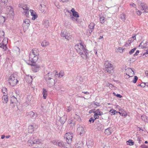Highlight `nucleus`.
<instances>
[{
    "instance_id": "26",
    "label": "nucleus",
    "mask_w": 148,
    "mask_h": 148,
    "mask_svg": "<svg viewBox=\"0 0 148 148\" xmlns=\"http://www.w3.org/2000/svg\"><path fill=\"white\" fill-rule=\"evenodd\" d=\"M141 119L145 122L148 123V117L145 115H143L141 116Z\"/></svg>"
},
{
    "instance_id": "49",
    "label": "nucleus",
    "mask_w": 148,
    "mask_h": 148,
    "mask_svg": "<svg viewBox=\"0 0 148 148\" xmlns=\"http://www.w3.org/2000/svg\"><path fill=\"white\" fill-rule=\"evenodd\" d=\"M93 104L94 105H95L97 106H100L99 103H98L97 102H94Z\"/></svg>"
},
{
    "instance_id": "17",
    "label": "nucleus",
    "mask_w": 148,
    "mask_h": 148,
    "mask_svg": "<svg viewBox=\"0 0 148 148\" xmlns=\"http://www.w3.org/2000/svg\"><path fill=\"white\" fill-rule=\"evenodd\" d=\"M30 21L29 19H26L23 21V27L25 28H28L29 26Z\"/></svg>"
},
{
    "instance_id": "58",
    "label": "nucleus",
    "mask_w": 148,
    "mask_h": 148,
    "mask_svg": "<svg viewBox=\"0 0 148 148\" xmlns=\"http://www.w3.org/2000/svg\"><path fill=\"white\" fill-rule=\"evenodd\" d=\"M140 86H141V87H144L145 86H146L145 83H142L140 84Z\"/></svg>"
},
{
    "instance_id": "30",
    "label": "nucleus",
    "mask_w": 148,
    "mask_h": 148,
    "mask_svg": "<svg viewBox=\"0 0 148 148\" xmlns=\"http://www.w3.org/2000/svg\"><path fill=\"white\" fill-rule=\"evenodd\" d=\"M83 144L79 142L75 144V146L76 148H82V147Z\"/></svg>"
},
{
    "instance_id": "38",
    "label": "nucleus",
    "mask_w": 148,
    "mask_h": 148,
    "mask_svg": "<svg viewBox=\"0 0 148 148\" xmlns=\"http://www.w3.org/2000/svg\"><path fill=\"white\" fill-rule=\"evenodd\" d=\"M5 21L4 17L2 16H0V23H3Z\"/></svg>"
},
{
    "instance_id": "13",
    "label": "nucleus",
    "mask_w": 148,
    "mask_h": 148,
    "mask_svg": "<svg viewBox=\"0 0 148 148\" xmlns=\"http://www.w3.org/2000/svg\"><path fill=\"white\" fill-rule=\"evenodd\" d=\"M126 75L128 76L127 78L131 77L134 75V72L131 68H128L126 69Z\"/></svg>"
},
{
    "instance_id": "21",
    "label": "nucleus",
    "mask_w": 148,
    "mask_h": 148,
    "mask_svg": "<svg viewBox=\"0 0 148 148\" xmlns=\"http://www.w3.org/2000/svg\"><path fill=\"white\" fill-rule=\"evenodd\" d=\"M40 69V66L38 65H34L32 67V70L34 72L38 71Z\"/></svg>"
},
{
    "instance_id": "40",
    "label": "nucleus",
    "mask_w": 148,
    "mask_h": 148,
    "mask_svg": "<svg viewBox=\"0 0 148 148\" xmlns=\"http://www.w3.org/2000/svg\"><path fill=\"white\" fill-rule=\"evenodd\" d=\"M44 25L45 27L47 28L49 26V21L48 20L45 21Z\"/></svg>"
},
{
    "instance_id": "54",
    "label": "nucleus",
    "mask_w": 148,
    "mask_h": 148,
    "mask_svg": "<svg viewBox=\"0 0 148 148\" xmlns=\"http://www.w3.org/2000/svg\"><path fill=\"white\" fill-rule=\"evenodd\" d=\"M113 94L115 95H116L117 97L119 98H121L122 97V96L120 95V94H117L116 95V93H113Z\"/></svg>"
},
{
    "instance_id": "37",
    "label": "nucleus",
    "mask_w": 148,
    "mask_h": 148,
    "mask_svg": "<svg viewBox=\"0 0 148 148\" xmlns=\"http://www.w3.org/2000/svg\"><path fill=\"white\" fill-rule=\"evenodd\" d=\"M110 112L112 114L111 115H114L116 114V113H119L121 115V113L120 112H118L116 111V110H111L110 111Z\"/></svg>"
},
{
    "instance_id": "19",
    "label": "nucleus",
    "mask_w": 148,
    "mask_h": 148,
    "mask_svg": "<svg viewBox=\"0 0 148 148\" xmlns=\"http://www.w3.org/2000/svg\"><path fill=\"white\" fill-rule=\"evenodd\" d=\"M95 25L93 22L91 23L88 26V28L89 29V32L90 34L93 31Z\"/></svg>"
},
{
    "instance_id": "2",
    "label": "nucleus",
    "mask_w": 148,
    "mask_h": 148,
    "mask_svg": "<svg viewBox=\"0 0 148 148\" xmlns=\"http://www.w3.org/2000/svg\"><path fill=\"white\" fill-rule=\"evenodd\" d=\"M38 50L36 49H33L29 53V61L32 63L36 62L38 59Z\"/></svg>"
},
{
    "instance_id": "5",
    "label": "nucleus",
    "mask_w": 148,
    "mask_h": 148,
    "mask_svg": "<svg viewBox=\"0 0 148 148\" xmlns=\"http://www.w3.org/2000/svg\"><path fill=\"white\" fill-rule=\"evenodd\" d=\"M75 49H76L77 52L79 54L82 53V52H83L84 50H85L86 48V46L84 44L81 42L77 44L75 46Z\"/></svg>"
},
{
    "instance_id": "56",
    "label": "nucleus",
    "mask_w": 148,
    "mask_h": 148,
    "mask_svg": "<svg viewBox=\"0 0 148 148\" xmlns=\"http://www.w3.org/2000/svg\"><path fill=\"white\" fill-rule=\"evenodd\" d=\"M43 97L44 99H46L47 97V93H43Z\"/></svg>"
},
{
    "instance_id": "41",
    "label": "nucleus",
    "mask_w": 148,
    "mask_h": 148,
    "mask_svg": "<svg viewBox=\"0 0 148 148\" xmlns=\"http://www.w3.org/2000/svg\"><path fill=\"white\" fill-rule=\"evenodd\" d=\"M74 118L75 119H76L78 121H80L81 120V119L80 118L79 116L77 115V114H75V116Z\"/></svg>"
},
{
    "instance_id": "18",
    "label": "nucleus",
    "mask_w": 148,
    "mask_h": 148,
    "mask_svg": "<svg viewBox=\"0 0 148 148\" xmlns=\"http://www.w3.org/2000/svg\"><path fill=\"white\" fill-rule=\"evenodd\" d=\"M27 115H29L33 119H35L38 116V114L36 113H34L32 111H30L27 113Z\"/></svg>"
},
{
    "instance_id": "25",
    "label": "nucleus",
    "mask_w": 148,
    "mask_h": 148,
    "mask_svg": "<svg viewBox=\"0 0 148 148\" xmlns=\"http://www.w3.org/2000/svg\"><path fill=\"white\" fill-rule=\"evenodd\" d=\"M3 102L4 103H7L8 100V96L7 95H4L2 97Z\"/></svg>"
},
{
    "instance_id": "52",
    "label": "nucleus",
    "mask_w": 148,
    "mask_h": 148,
    "mask_svg": "<svg viewBox=\"0 0 148 148\" xmlns=\"http://www.w3.org/2000/svg\"><path fill=\"white\" fill-rule=\"evenodd\" d=\"M130 5V6H132V7H134L135 8H136V5L133 3H131Z\"/></svg>"
},
{
    "instance_id": "20",
    "label": "nucleus",
    "mask_w": 148,
    "mask_h": 148,
    "mask_svg": "<svg viewBox=\"0 0 148 148\" xmlns=\"http://www.w3.org/2000/svg\"><path fill=\"white\" fill-rule=\"evenodd\" d=\"M31 14L33 17L32 18V19L33 20H35L37 17V15L36 13L33 10H29Z\"/></svg>"
},
{
    "instance_id": "35",
    "label": "nucleus",
    "mask_w": 148,
    "mask_h": 148,
    "mask_svg": "<svg viewBox=\"0 0 148 148\" xmlns=\"http://www.w3.org/2000/svg\"><path fill=\"white\" fill-rule=\"evenodd\" d=\"M107 86H109V88L111 89H115L116 87L114 86L112 84H110L109 83H108L107 84Z\"/></svg>"
},
{
    "instance_id": "24",
    "label": "nucleus",
    "mask_w": 148,
    "mask_h": 148,
    "mask_svg": "<svg viewBox=\"0 0 148 148\" xmlns=\"http://www.w3.org/2000/svg\"><path fill=\"white\" fill-rule=\"evenodd\" d=\"M25 79H26L27 82L29 83H30L31 82L32 80V77L30 75H28L26 76L25 77Z\"/></svg>"
},
{
    "instance_id": "45",
    "label": "nucleus",
    "mask_w": 148,
    "mask_h": 148,
    "mask_svg": "<svg viewBox=\"0 0 148 148\" xmlns=\"http://www.w3.org/2000/svg\"><path fill=\"white\" fill-rule=\"evenodd\" d=\"M136 49V48H134L132 49L131 51H129V53L130 54H132L135 51V50Z\"/></svg>"
},
{
    "instance_id": "14",
    "label": "nucleus",
    "mask_w": 148,
    "mask_h": 148,
    "mask_svg": "<svg viewBox=\"0 0 148 148\" xmlns=\"http://www.w3.org/2000/svg\"><path fill=\"white\" fill-rule=\"evenodd\" d=\"M61 36L62 37H65L68 40H69L72 38V36L69 34L66 33L64 31L62 32Z\"/></svg>"
},
{
    "instance_id": "53",
    "label": "nucleus",
    "mask_w": 148,
    "mask_h": 148,
    "mask_svg": "<svg viewBox=\"0 0 148 148\" xmlns=\"http://www.w3.org/2000/svg\"><path fill=\"white\" fill-rule=\"evenodd\" d=\"M139 51L138 50H137L136 51L135 53L134 54V56H136L138 55V53H139Z\"/></svg>"
},
{
    "instance_id": "43",
    "label": "nucleus",
    "mask_w": 148,
    "mask_h": 148,
    "mask_svg": "<svg viewBox=\"0 0 148 148\" xmlns=\"http://www.w3.org/2000/svg\"><path fill=\"white\" fill-rule=\"evenodd\" d=\"M96 112L97 113H96L98 114L99 115H101L103 114V112H101L99 109L97 110H96Z\"/></svg>"
},
{
    "instance_id": "51",
    "label": "nucleus",
    "mask_w": 148,
    "mask_h": 148,
    "mask_svg": "<svg viewBox=\"0 0 148 148\" xmlns=\"http://www.w3.org/2000/svg\"><path fill=\"white\" fill-rule=\"evenodd\" d=\"M95 120V119H94L93 118L91 117L89 121L90 122V123H91V121H92V122L93 123L94 122Z\"/></svg>"
},
{
    "instance_id": "39",
    "label": "nucleus",
    "mask_w": 148,
    "mask_h": 148,
    "mask_svg": "<svg viewBox=\"0 0 148 148\" xmlns=\"http://www.w3.org/2000/svg\"><path fill=\"white\" fill-rule=\"evenodd\" d=\"M105 18L103 16L100 17V21L101 23L103 24L105 22Z\"/></svg>"
},
{
    "instance_id": "29",
    "label": "nucleus",
    "mask_w": 148,
    "mask_h": 148,
    "mask_svg": "<svg viewBox=\"0 0 148 148\" xmlns=\"http://www.w3.org/2000/svg\"><path fill=\"white\" fill-rule=\"evenodd\" d=\"M112 132V130H111V129L110 128H108L106 129L105 131V134L107 136L110 135Z\"/></svg>"
},
{
    "instance_id": "31",
    "label": "nucleus",
    "mask_w": 148,
    "mask_h": 148,
    "mask_svg": "<svg viewBox=\"0 0 148 148\" xmlns=\"http://www.w3.org/2000/svg\"><path fill=\"white\" fill-rule=\"evenodd\" d=\"M126 15L125 14L123 13L121 14L120 15V17L121 19V20L123 21H125L126 20Z\"/></svg>"
},
{
    "instance_id": "28",
    "label": "nucleus",
    "mask_w": 148,
    "mask_h": 148,
    "mask_svg": "<svg viewBox=\"0 0 148 148\" xmlns=\"http://www.w3.org/2000/svg\"><path fill=\"white\" fill-rule=\"evenodd\" d=\"M34 131V129L33 126L32 125H29L28 127V132L30 133H32Z\"/></svg>"
},
{
    "instance_id": "8",
    "label": "nucleus",
    "mask_w": 148,
    "mask_h": 148,
    "mask_svg": "<svg viewBox=\"0 0 148 148\" xmlns=\"http://www.w3.org/2000/svg\"><path fill=\"white\" fill-rule=\"evenodd\" d=\"M105 71L110 73L113 69L112 65L108 62H106L105 64Z\"/></svg>"
},
{
    "instance_id": "27",
    "label": "nucleus",
    "mask_w": 148,
    "mask_h": 148,
    "mask_svg": "<svg viewBox=\"0 0 148 148\" xmlns=\"http://www.w3.org/2000/svg\"><path fill=\"white\" fill-rule=\"evenodd\" d=\"M10 101L11 104H15L16 103V102L17 101V99L14 96H12L11 97Z\"/></svg>"
},
{
    "instance_id": "12",
    "label": "nucleus",
    "mask_w": 148,
    "mask_h": 148,
    "mask_svg": "<svg viewBox=\"0 0 148 148\" xmlns=\"http://www.w3.org/2000/svg\"><path fill=\"white\" fill-rule=\"evenodd\" d=\"M8 42V40L6 39H4L2 42L0 43V47L2 48L4 51H6L7 49L6 45Z\"/></svg>"
},
{
    "instance_id": "36",
    "label": "nucleus",
    "mask_w": 148,
    "mask_h": 148,
    "mask_svg": "<svg viewBox=\"0 0 148 148\" xmlns=\"http://www.w3.org/2000/svg\"><path fill=\"white\" fill-rule=\"evenodd\" d=\"M98 130H102L104 129V126L103 125L101 124H99L98 125Z\"/></svg>"
},
{
    "instance_id": "57",
    "label": "nucleus",
    "mask_w": 148,
    "mask_h": 148,
    "mask_svg": "<svg viewBox=\"0 0 148 148\" xmlns=\"http://www.w3.org/2000/svg\"><path fill=\"white\" fill-rule=\"evenodd\" d=\"M136 14L138 15H140L141 14V12L139 10H138L136 12Z\"/></svg>"
},
{
    "instance_id": "4",
    "label": "nucleus",
    "mask_w": 148,
    "mask_h": 148,
    "mask_svg": "<svg viewBox=\"0 0 148 148\" xmlns=\"http://www.w3.org/2000/svg\"><path fill=\"white\" fill-rule=\"evenodd\" d=\"M17 75L16 74H12L9 77L8 81L10 85L14 86L17 83L18 81L17 80Z\"/></svg>"
},
{
    "instance_id": "6",
    "label": "nucleus",
    "mask_w": 148,
    "mask_h": 148,
    "mask_svg": "<svg viewBox=\"0 0 148 148\" xmlns=\"http://www.w3.org/2000/svg\"><path fill=\"white\" fill-rule=\"evenodd\" d=\"M71 11L72 12L73 16L71 17V19L74 21H76L77 22H80V20L77 18L79 17L78 12L75 11L74 8H72L71 10Z\"/></svg>"
},
{
    "instance_id": "62",
    "label": "nucleus",
    "mask_w": 148,
    "mask_h": 148,
    "mask_svg": "<svg viewBox=\"0 0 148 148\" xmlns=\"http://www.w3.org/2000/svg\"><path fill=\"white\" fill-rule=\"evenodd\" d=\"M60 2H66L68 1V0H59Z\"/></svg>"
},
{
    "instance_id": "46",
    "label": "nucleus",
    "mask_w": 148,
    "mask_h": 148,
    "mask_svg": "<svg viewBox=\"0 0 148 148\" xmlns=\"http://www.w3.org/2000/svg\"><path fill=\"white\" fill-rule=\"evenodd\" d=\"M99 115L98 114H97V113H95L94 115V116L95 118V120L96 119H98L99 118Z\"/></svg>"
},
{
    "instance_id": "63",
    "label": "nucleus",
    "mask_w": 148,
    "mask_h": 148,
    "mask_svg": "<svg viewBox=\"0 0 148 148\" xmlns=\"http://www.w3.org/2000/svg\"><path fill=\"white\" fill-rule=\"evenodd\" d=\"M47 91L46 90V89H43V92H46Z\"/></svg>"
},
{
    "instance_id": "32",
    "label": "nucleus",
    "mask_w": 148,
    "mask_h": 148,
    "mask_svg": "<svg viewBox=\"0 0 148 148\" xmlns=\"http://www.w3.org/2000/svg\"><path fill=\"white\" fill-rule=\"evenodd\" d=\"M41 45L42 47H47L49 45V43L46 40H44L42 42Z\"/></svg>"
},
{
    "instance_id": "61",
    "label": "nucleus",
    "mask_w": 148,
    "mask_h": 148,
    "mask_svg": "<svg viewBox=\"0 0 148 148\" xmlns=\"http://www.w3.org/2000/svg\"><path fill=\"white\" fill-rule=\"evenodd\" d=\"M35 89V88L33 87H32L30 89V90H31V91L33 92H35V91H34Z\"/></svg>"
},
{
    "instance_id": "55",
    "label": "nucleus",
    "mask_w": 148,
    "mask_h": 148,
    "mask_svg": "<svg viewBox=\"0 0 148 148\" xmlns=\"http://www.w3.org/2000/svg\"><path fill=\"white\" fill-rule=\"evenodd\" d=\"M2 3H4V4L7 3L8 1V0H1Z\"/></svg>"
},
{
    "instance_id": "10",
    "label": "nucleus",
    "mask_w": 148,
    "mask_h": 148,
    "mask_svg": "<svg viewBox=\"0 0 148 148\" xmlns=\"http://www.w3.org/2000/svg\"><path fill=\"white\" fill-rule=\"evenodd\" d=\"M52 143L54 145H56L60 147H64L65 146L64 142L60 140H53Z\"/></svg>"
},
{
    "instance_id": "48",
    "label": "nucleus",
    "mask_w": 148,
    "mask_h": 148,
    "mask_svg": "<svg viewBox=\"0 0 148 148\" xmlns=\"http://www.w3.org/2000/svg\"><path fill=\"white\" fill-rule=\"evenodd\" d=\"M134 41V40L132 39V38H130L128 40V42L129 44H130L131 43Z\"/></svg>"
},
{
    "instance_id": "64",
    "label": "nucleus",
    "mask_w": 148,
    "mask_h": 148,
    "mask_svg": "<svg viewBox=\"0 0 148 148\" xmlns=\"http://www.w3.org/2000/svg\"><path fill=\"white\" fill-rule=\"evenodd\" d=\"M145 74L146 76H148V71L147 70L145 71Z\"/></svg>"
},
{
    "instance_id": "15",
    "label": "nucleus",
    "mask_w": 148,
    "mask_h": 148,
    "mask_svg": "<svg viewBox=\"0 0 148 148\" xmlns=\"http://www.w3.org/2000/svg\"><path fill=\"white\" fill-rule=\"evenodd\" d=\"M6 13L10 15L13 16L14 14L13 9L12 7L7 6L6 7Z\"/></svg>"
},
{
    "instance_id": "7",
    "label": "nucleus",
    "mask_w": 148,
    "mask_h": 148,
    "mask_svg": "<svg viewBox=\"0 0 148 148\" xmlns=\"http://www.w3.org/2000/svg\"><path fill=\"white\" fill-rule=\"evenodd\" d=\"M83 51L82 52V53H79V55L83 59L88 60L89 59V54L90 53L89 51L86 49Z\"/></svg>"
},
{
    "instance_id": "23",
    "label": "nucleus",
    "mask_w": 148,
    "mask_h": 148,
    "mask_svg": "<svg viewBox=\"0 0 148 148\" xmlns=\"http://www.w3.org/2000/svg\"><path fill=\"white\" fill-rule=\"evenodd\" d=\"M39 9L41 12H43L47 9V7L44 4H40L39 6Z\"/></svg>"
},
{
    "instance_id": "42",
    "label": "nucleus",
    "mask_w": 148,
    "mask_h": 148,
    "mask_svg": "<svg viewBox=\"0 0 148 148\" xmlns=\"http://www.w3.org/2000/svg\"><path fill=\"white\" fill-rule=\"evenodd\" d=\"M138 79V77L136 76H135L134 77L133 80L132 81V82H133L134 83H136V82H137V80Z\"/></svg>"
},
{
    "instance_id": "50",
    "label": "nucleus",
    "mask_w": 148,
    "mask_h": 148,
    "mask_svg": "<svg viewBox=\"0 0 148 148\" xmlns=\"http://www.w3.org/2000/svg\"><path fill=\"white\" fill-rule=\"evenodd\" d=\"M72 108L71 106H69L68 108V109H67L66 111L67 112H70L72 110Z\"/></svg>"
},
{
    "instance_id": "60",
    "label": "nucleus",
    "mask_w": 148,
    "mask_h": 148,
    "mask_svg": "<svg viewBox=\"0 0 148 148\" xmlns=\"http://www.w3.org/2000/svg\"><path fill=\"white\" fill-rule=\"evenodd\" d=\"M55 5L56 6L58 9H60V5H58L57 4V3H55Z\"/></svg>"
},
{
    "instance_id": "16",
    "label": "nucleus",
    "mask_w": 148,
    "mask_h": 148,
    "mask_svg": "<svg viewBox=\"0 0 148 148\" xmlns=\"http://www.w3.org/2000/svg\"><path fill=\"white\" fill-rule=\"evenodd\" d=\"M140 6L141 7L142 10H144V12H148V6L146 4L141 3L140 5Z\"/></svg>"
},
{
    "instance_id": "9",
    "label": "nucleus",
    "mask_w": 148,
    "mask_h": 148,
    "mask_svg": "<svg viewBox=\"0 0 148 148\" xmlns=\"http://www.w3.org/2000/svg\"><path fill=\"white\" fill-rule=\"evenodd\" d=\"M73 137V134L69 132L65 134L64 138L66 139V141L68 143L70 144L72 142Z\"/></svg>"
},
{
    "instance_id": "11",
    "label": "nucleus",
    "mask_w": 148,
    "mask_h": 148,
    "mask_svg": "<svg viewBox=\"0 0 148 148\" xmlns=\"http://www.w3.org/2000/svg\"><path fill=\"white\" fill-rule=\"evenodd\" d=\"M21 8H22L23 10V13L26 16H27L29 14V11L28 7L26 5H24L21 6Z\"/></svg>"
},
{
    "instance_id": "34",
    "label": "nucleus",
    "mask_w": 148,
    "mask_h": 148,
    "mask_svg": "<svg viewBox=\"0 0 148 148\" xmlns=\"http://www.w3.org/2000/svg\"><path fill=\"white\" fill-rule=\"evenodd\" d=\"M147 42H146L145 43L143 44V45H142L143 42H142L140 44V45H139V47H141V48L142 49H143L144 48H146V47L147 46Z\"/></svg>"
},
{
    "instance_id": "3",
    "label": "nucleus",
    "mask_w": 148,
    "mask_h": 148,
    "mask_svg": "<svg viewBox=\"0 0 148 148\" xmlns=\"http://www.w3.org/2000/svg\"><path fill=\"white\" fill-rule=\"evenodd\" d=\"M40 143V140L34 135L31 137L28 141L29 145L31 146H34V145H39Z\"/></svg>"
},
{
    "instance_id": "44",
    "label": "nucleus",
    "mask_w": 148,
    "mask_h": 148,
    "mask_svg": "<svg viewBox=\"0 0 148 148\" xmlns=\"http://www.w3.org/2000/svg\"><path fill=\"white\" fill-rule=\"evenodd\" d=\"M1 90L2 92H5L7 91V89L5 87H3Z\"/></svg>"
},
{
    "instance_id": "1",
    "label": "nucleus",
    "mask_w": 148,
    "mask_h": 148,
    "mask_svg": "<svg viewBox=\"0 0 148 148\" xmlns=\"http://www.w3.org/2000/svg\"><path fill=\"white\" fill-rule=\"evenodd\" d=\"M46 73H47L44 75V78L48 86L50 87L54 85V80L53 78L54 76L58 75L59 78H61L65 75L64 72L63 71H60L58 74L57 73L58 72L56 71L51 72L47 70Z\"/></svg>"
},
{
    "instance_id": "33",
    "label": "nucleus",
    "mask_w": 148,
    "mask_h": 148,
    "mask_svg": "<svg viewBox=\"0 0 148 148\" xmlns=\"http://www.w3.org/2000/svg\"><path fill=\"white\" fill-rule=\"evenodd\" d=\"M126 144L127 145H134V142L132 140H129L126 142Z\"/></svg>"
},
{
    "instance_id": "22",
    "label": "nucleus",
    "mask_w": 148,
    "mask_h": 148,
    "mask_svg": "<svg viewBox=\"0 0 148 148\" xmlns=\"http://www.w3.org/2000/svg\"><path fill=\"white\" fill-rule=\"evenodd\" d=\"M77 130L80 132V135L82 136V134L85 133V131L84 127L82 126H80L77 129Z\"/></svg>"
},
{
    "instance_id": "47",
    "label": "nucleus",
    "mask_w": 148,
    "mask_h": 148,
    "mask_svg": "<svg viewBox=\"0 0 148 148\" xmlns=\"http://www.w3.org/2000/svg\"><path fill=\"white\" fill-rule=\"evenodd\" d=\"M146 52H145L143 53V56H144L145 55V56L147 57V55L148 54V48H147V49L146 50Z\"/></svg>"
},
{
    "instance_id": "59",
    "label": "nucleus",
    "mask_w": 148,
    "mask_h": 148,
    "mask_svg": "<svg viewBox=\"0 0 148 148\" xmlns=\"http://www.w3.org/2000/svg\"><path fill=\"white\" fill-rule=\"evenodd\" d=\"M142 148H148V147L145 145H141Z\"/></svg>"
}]
</instances>
